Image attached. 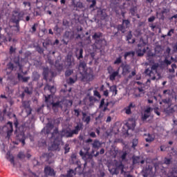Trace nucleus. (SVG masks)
Returning <instances> with one entry per match:
<instances>
[{
	"mask_svg": "<svg viewBox=\"0 0 177 177\" xmlns=\"http://www.w3.org/2000/svg\"><path fill=\"white\" fill-rule=\"evenodd\" d=\"M171 162V160L170 158H165V164L166 165H169Z\"/></svg>",
	"mask_w": 177,
	"mask_h": 177,
	"instance_id": "de8ad7c7",
	"label": "nucleus"
},
{
	"mask_svg": "<svg viewBox=\"0 0 177 177\" xmlns=\"http://www.w3.org/2000/svg\"><path fill=\"white\" fill-rule=\"evenodd\" d=\"M74 175H75L74 170L70 169L67 173L66 177H73Z\"/></svg>",
	"mask_w": 177,
	"mask_h": 177,
	"instance_id": "72a5a7b5",
	"label": "nucleus"
},
{
	"mask_svg": "<svg viewBox=\"0 0 177 177\" xmlns=\"http://www.w3.org/2000/svg\"><path fill=\"white\" fill-rule=\"evenodd\" d=\"M127 156V153L126 151L124 152L123 154L121 156V158L122 161H124V160H126Z\"/></svg>",
	"mask_w": 177,
	"mask_h": 177,
	"instance_id": "13d9d810",
	"label": "nucleus"
},
{
	"mask_svg": "<svg viewBox=\"0 0 177 177\" xmlns=\"http://www.w3.org/2000/svg\"><path fill=\"white\" fill-rule=\"evenodd\" d=\"M77 80V75H75L74 78L69 77V79L67 80V82L68 84H73L75 83V82Z\"/></svg>",
	"mask_w": 177,
	"mask_h": 177,
	"instance_id": "bb28decb",
	"label": "nucleus"
},
{
	"mask_svg": "<svg viewBox=\"0 0 177 177\" xmlns=\"http://www.w3.org/2000/svg\"><path fill=\"white\" fill-rule=\"evenodd\" d=\"M24 92L28 93V95L32 94V91L29 90V88L28 87H26L24 90Z\"/></svg>",
	"mask_w": 177,
	"mask_h": 177,
	"instance_id": "e2e57ef3",
	"label": "nucleus"
},
{
	"mask_svg": "<svg viewBox=\"0 0 177 177\" xmlns=\"http://www.w3.org/2000/svg\"><path fill=\"white\" fill-rule=\"evenodd\" d=\"M93 93H94V95H95V96H97V97H98L99 98L101 97V95H100V93H99L97 91L95 90V91H93Z\"/></svg>",
	"mask_w": 177,
	"mask_h": 177,
	"instance_id": "680f3d73",
	"label": "nucleus"
},
{
	"mask_svg": "<svg viewBox=\"0 0 177 177\" xmlns=\"http://www.w3.org/2000/svg\"><path fill=\"white\" fill-rule=\"evenodd\" d=\"M108 73L111 75V73H113V68L111 66H109L107 68Z\"/></svg>",
	"mask_w": 177,
	"mask_h": 177,
	"instance_id": "864d4df0",
	"label": "nucleus"
},
{
	"mask_svg": "<svg viewBox=\"0 0 177 177\" xmlns=\"http://www.w3.org/2000/svg\"><path fill=\"white\" fill-rule=\"evenodd\" d=\"M22 106L26 109L30 107V104L28 101H23Z\"/></svg>",
	"mask_w": 177,
	"mask_h": 177,
	"instance_id": "a19ab883",
	"label": "nucleus"
},
{
	"mask_svg": "<svg viewBox=\"0 0 177 177\" xmlns=\"http://www.w3.org/2000/svg\"><path fill=\"white\" fill-rule=\"evenodd\" d=\"M8 126H9L10 127V130H8L7 131V135H8V137L10 138L11 133H12V131H13V129H12V123L10 122H8V124H7Z\"/></svg>",
	"mask_w": 177,
	"mask_h": 177,
	"instance_id": "5701e85b",
	"label": "nucleus"
},
{
	"mask_svg": "<svg viewBox=\"0 0 177 177\" xmlns=\"http://www.w3.org/2000/svg\"><path fill=\"white\" fill-rule=\"evenodd\" d=\"M124 165L121 160H115L109 166V171L111 175H119L120 172L121 174L124 172Z\"/></svg>",
	"mask_w": 177,
	"mask_h": 177,
	"instance_id": "f03ea898",
	"label": "nucleus"
},
{
	"mask_svg": "<svg viewBox=\"0 0 177 177\" xmlns=\"http://www.w3.org/2000/svg\"><path fill=\"white\" fill-rule=\"evenodd\" d=\"M82 120L84 122H86L87 124H88L91 121V117L90 116H87L86 118L85 117V118H84V120Z\"/></svg>",
	"mask_w": 177,
	"mask_h": 177,
	"instance_id": "09e8293b",
	"label": "nucleus"
},
{
	"mask_svg": "<svg viewBox=\"0 0 177 177\" xmlns=\"http://www.w3.org/2000/svg\"><path fill=\"white\" fill-rule=\"evenodd\" d=\"M133 165H136V164H139L140 162V156H133Z\"/></svg>",
	"mask_w": 177,
	"mask_h": 177,
	"instance_id": "a878e982",
	"label": "nucleus"
},
{
	"mask_svg": "<svg viewBox=\"0 0 177 177\" xmlns=\"http://www.w3.org/2000/svg\"><path fill=\"white\" fill-rule=\"evenodd\" d=\"M121 67L122 68V73L123 74H127L129 73V70L131 68L129 65H128V64L124 65V64H122L121 65Z\"/></svg>",
	"mask_w": 177,
	"mask_h": 177,
	"instance_id": "f3484780",
	"label": "nucleus"
},
{
	"mask_svg": "<svg viewBox=\"0 0 177 177\" xmlns=\"http://www.w3.org/2000/svg\"><path fill=\"white\" fill-rule=\"evenodd\" d=\"M145 74L148 75L149 77H151L152 75L153 74L152 71H150L149 68L146 69L145 71ZM156 76H153L152 77H151V80H156Z\"/></svg>",
	"mask_w": 177,
	"mask_h": 177,
	"instance_id": "b1692460",
	"label": "nucleus"
},
{
	"mask_svg": "<svg viewBox=\"0 0 177 177\" xmlns=\"http://www.w3.org/2000/svg\"><path fill=\"white\" fill-rule=\"evenodd\" d=\"M149 49L147 43L145 41L142 37L140 38L139 44L138 45L137 54L138 57H142L146 53L147 50Z\"/></svg>",
	"mask_w": 177,
	"mask_h": 177,
	"instance_id": "20e7f679",
	"label": "nucleus"
},
{
	"mask_svg": "<svg viewBox=\"0 0 177 177\" xmlns=\"http://www.w3.org/2000/svg\"><path fill=\"white\" fill-rule=\"evenodd\" d=\"M66 62H67V66L69 68H71L73 64H74V62L72 60L71 57H69V56H68L67 57Z\"/></svg>",
	"mask_w": 177,
	"mask_h": 177,
	"instance_id": "cd10ccee",
	"label": "nucleus"
},
{
	"mask_svg": "<svg viewBox=\"0 0 177 177\" xmlns=\"http://www.w3.org/2000/svg\"><path fill=\"white\" fill-rule=\"evenodd\" d=\"M145 136H147L145 140L146 142H147L148 143H151V142H153V140H155V136L153 134H145Z\"/></svg>",
	"mask_w": 177,
	"mask_h": 177,
	"instance_id": "dca6fc26",
	"label": "nucleus"
},
{
	"mask_svg": "<svg viewBox=\"0 0 177 177\" xmlns=\"http://www.w3.org/2000/svg\"><path fill=\"white\" fill-rule=\"evenodd\" d=\"M25 109L26 111L27 115H29L32 112V109H31L30 106H29L28 108H26Z\"/></svg>",
	"mask_w": 177,
	"mask_h": 177,
	"instance_id": "bf43d9fd",
	"label": "nucleus"
},
{
	"mask_svg": "<svg viewBox=\"0 0 177 177\" xmlns=\"http://www.w3.org/2000/svg\"><path fill=\"white\" fill-rule=\"evenodd\" d=\"M0 39H2V41H1V42L6 43V42L8 41L7 38H6L4 35H0Z\"/></svg>",
	"mask_w": 177,
	"mask_h": 177,
	"instance_id": "3c124183",
	"label": "nucleus"
},
{
	"mask_svg": "<svg viewBox=\"0 0 177 177\" xmlns=\"http://www.w3.org/2000/svg\"><path fill=\"white\" fill-rule=\"evenodd\" d=\"M36 50L40 54L44 53V49L41 47L39 46H37Z\"/></svg>",
	"mask_w": 177,
	"mask_h": 177,
	"instance_id": "8fccbe9b",
	"label": "nucleus"
},
{
	"mask_svg": "<svg viewBox=\"0 0 177 177\" xmlns=\"http://www.w3.org/2000/svg\"><path fill=\"white\" fill-rule=\"evenodd\" d=\"M119 70L118 68L116 71L113 72L110 75H109V79L111 81H114L115 80V77L118 76L119 75Z\"/></svg>",
	"mask_w": 177,
	"mask_h": 177,
	"instance_id": "a211bd4d",
	"label": "nucleus"
},
{
	"mask_svg": "<svg viewBox=\"0 0 177 177\" xmlns=\"http://www.w3.org/2000/svg\"><path fill=\"white\" fill-rule=\"evenodd\" d=\"M130 12L131 13L132 15H135V13H136V9L135 8H132L131 10H130Z\"/></svg>",
	"mask_w": 177,
	"mask_h": 177,
	"instance_id": "338daca9",
	"label": "nucleus"
},
{
	"mask_svg": "<svg viewBox=\"0 0 177 177\" xmlns=\"http://www.w3.org/2000/svg\"><path fill=\"white\" fill-rule=\"evenodd\" d=\"M105 149L104 148L101 149L100 151H97L95 154H94V157H97L99 154H104Z\"/></svg>",
	"mask_w": 177,
	"mask_h": 177,
	"instance_id": "e433bc0d",
	"label": "nucleus"
},
{
	"mask_svg": "<svg viewBox=\"0 0 177 177\" xmlns=\"http://www.w3.org/2000/svg\"><path fill=\"white\" fill-rule=\"evenodd\" d=\"M16 51V48H13L12 46H10V54L12 55V53H15Z\"/></svg>",
	"mask_w": 177,
	"mask_h": 177,
	"instance_id": "4d7b16f0",
	"label": "nucleus"
},
{
	"mask_svg": "<svg viewBox=\"0 0 177 177\" xmlns=\"http://www.w3.org/2000/svg\"><path fill=\"white\" fill-rule=\"evenodd\" d=\"M173 48H174V51L175 53L177 52V42L175 44V45L173 46Z\"/></svg>",
	"mask_w": 177,
	"mask_h": 177,
	"instance_id": "774afa93",
	"label": "nucleus"
},
{
	"mask_svg": "<svg viewBox=\"0 0 177 177\" xmlns=\"http://www.w3.org/2000/svg\"><path fill=\"white\" fill-rule=\"evenodd\" d=\"M53 129L48 128L46 126L45 128H44L41 130V133H44V135H49V133H50L51 131Z\"/></svg>",
	"mask_w": 177,
	"mask_h": 177,
	"instance_id": "4be33fe9",
	"label": "nucleus"
},
{
	"mask_svg": "<svg viewBox=\"0 0 177 177\" xmlns=\"http://www.w3.org/2000/svg\"><path fill=\"white\" fill-rule=\"evenodd\" d=\"M55 67L59 71H61L63 70L64 66L62 63H59V61H56L55 62Z\"/></svg>",
	"mask_w": 177,
	"mask_h": 177,
	"instance_id": "393cba45",
	"label": "nucleus"
},
{
	"mask_svg": "<svg viewBox=\"0 0 177 177\" xmlns=\"http://www.w3.org/2000/svg\"><path fill=\"white\" fill-rule=\"evenodd\" d=\"M73 130L71 129H64L62 131L61 135L59 133L58 138L61 140L62 138H73L74 136Z\"/></svg>",
	"mask_w": 177,
	"mask_h": 177,
	"instance_id": "1a4fd4ad",
	"label": "nucleus"
},
{
	"mask_svg": "<svg viewBox=\"0 0 177 177\" xmlns=\"http://www.w3.org/2000/svg\"><path fill=\"white\" fill-rule=\"evenodd\" d=\"M71 103V105L73 104V102L71 100H62L61 101H57V102H52V109L56 112L58 111V108L60 107L61 109L63 108V104H68Z\"/></svg>",
	"mask_w": 177,
	"mask_h": 177,
	"instance_id": "423d86ee",
	"label": "nucleus"
},
{
	"mask_svg": "<svg viewBox=\"0 0 177 177\" xmlns=\"http://www.w3.org/2000/svg\"><path fill=\"white\" fill-rule=\"evenodd\" d=\"M86 64L84 62H81L80 64V68H82L83 73H84V71H86Z\"/></svg>",
	"mask_w": 177,
	"mask_h": 177,
	"instance_id": "4c0bfd02",
	"label": "nucleus"
},
{
	"mask_svg": "<svg viewBox=\"0 0 177 177\" xmlns=\"http://www.w3.org/2000/svg\"><path fill=\"white\" fill-rule=\"evenodd\" d=\"M46 127L50 128L51 129H53L54 124L52 123V122H48V123L46 126Z\"/></svg>",
	"mask_w": 177,
	"mask_h": 177,
	"instance_id": "603ef678",
	"label": "nucleus"
},
{
	"mask_svg": "<svg viewBox=\"0 0 177 177\" xmlns=\"http://www.w3.org/2000/svg\"><path fill=\"white\" fill-rule=\"evenodd\" d=\"M95 5H96V1L95 0H93L92 1V4L90 6V8H94Z\"/></svg>",
	"mask_w": 177,
	"mask_h": 177,
	"instance_id": "0e129e2a",
	"label": "nucleus"
},
{
	"mask_svg": "<svg viewBox=\"0 0 177 177\" xmlns=\"http://www.w3.org/2000/svg\"><path fill=\"white\" fill-rule=\"evenodd\" d=\"M6 158L11 162V164H13L15 165V159L12 154H10V152H7L6 153Z\"/></svg>",
	"mask_w": 177,
	"mask_h": 177,
	"instance_id": "6ab92c4d",
	"label": "nucleus"
},
{
	"mask_svg": "<svg viewBox=\"0 0 177 177\" xmlns=\"http://www.w3.org/2000/svg\"><path fill=\"white\" fill-rule=\"evenodd\" d=\"M40 77L39 74L37 71L32 73V78L34 81H37Z\"/></svg>",
	"mask_w": 177,
	"mask_h": 177,
	"instance_id": "c85d7f7f",
	"label": "nucleus"
},
{
	"mask_svg": "<svg viewBox=\"0 0 177 177\" xmlns=\"http://www.w3.org/2000/svg\"><path fill=\"white\" fill-rule=\"evenodd\" d=\"M158 66H159V64H153V65L151 66V70L156 71L157 68H158Z\"/></svg>",
	"mask_w": 177,
	"mask_h": 177,
	"instance_id": "5fc2aeb1",
	"label": "nucleus"
},
{
	"mask_svg": "<svg viewBox=\"0 0 177 177\" xmlns=\"http://www.w3.org/2000/svg\"><path fill=\"white\" fill-rule=\"evenodd\" d=\"M59 131L57 129H55L53 132L52 133V139H55L54 143L52 144L51 147H50L49 150L51 151H56L57 150H59V144L56 143L57 140V142H59L60 138H58L59 136Z\"/></svg>",
	"mask_w": 177,
	"mask_h": 177,
	"instance_id": "7ed1b4c3",
	"label": "nucleus"
},
{
	"mask_svg": "<svg viewBox=\"0 0 177 177\" xmlns=\"http://www.w3.org/2000/svg\"><path fill=\"white\" fill-rule=\"evenodd\" d=\"M82 58H83V49L82 48H81L80 50V56L78 57L79 59H80Z\"/></svg>",
	"mask_w": 177,
	"mask_h": 177,
	"instance_id": "052dcab7",
	"label": "nucleus"
},
{
	"mask_svg": "<svg viewBox=\"0 0 177 177\" xmlns=\"http://www.w3.org/2000/svg\"><path fill=\"white\" fill-rule=\"evenodd\" d=\"M15 15L12 16V21L19 26V21L22 19L24 13L23 12H18L17 10L13 12Z\"/></svg>",
	"mask_w": 177,
	"mask_h": 177,
	"instance_id": "6e6552de",
	"label": "nucleus"
},
{
	"mask_svg": "<svg viewBox=\"0 0 177 177\" xmlns=\"http://www.w3.org/2000/svg\"><path fill=\"white\" fill-rule=\"evenodd\" d=\"M125 127H127L128 129L133 131V129H135L136 123L133 120H129L125 124Z\"/></svg>",
	"mask_w": 177,
	"mask_h": 177,
	"instance_id": "4468645a",
	"label": "nucleus"
},
{
	"mask_svg": "<svg viewBox=\"0 0 177 177\" xmlns=\"http://www.w3.org/2000/svg\"><path fill=\"white\" fill-rule=\"evenodd\" d=\"M130 24V21L127 19L122 20V24H119L117 26V29L118 32H122V33H124L126 32L127 28L129 27V25Z\"/></svg>",
	"mask_w": 177,
	"mask_h": 177,
	"instance_id": "0eeeda50",
	"label": "nucleus"
},
{
	"mask_svg": "<svg viewBox=\"0 0 177 177\" xmlns=\"http://www.w3.org/2000/svg\"><path fill=\"white\" fill-rule=\"evenodd\" d=\"M130 55H132V56H134L135 55V53L133 51H130V52H127L124 53V59H127V58L130 56Z\"/></svg>",
	"mask_w": 177,
	"mask_h": 177,
	"instance_id": "2f4dec72",
	"label": "nucleus"
},
{
	"mask_svg": "<svg viewBox=\"0 0 177 177\" xmlns=\"http://www.w3.org/2000/svg\"><path fill=\"white\" fill-rule=\"evenodd\" d=\"M138 140L135 138L133 140V145H132V148L135 149V147H136V146H138Z\"/></svg>",
	"mask_w": 177,
	"mask_h": 177,
	"instance_id": "37998d69",
	"label": "nucleus"
},
{
	"mask_svg": "<svg viewBox=\"0 0 177 177\" xmlns=\"http://www.w3.org/2000/svg\"><path fill=\"white\" fill-rule=\"evenodd\" d=\"M169 106L165 109V111H166V113H173L175 110L174 109V107H171V105H168Z\"/></svg>",
	"mask_w": 177,
	"mask_h": 177,
	"instance_id": "c756f323",
	"label": "nucleus"
},
{
	"mask_svg": "<svg viewBox=\"0 0 177 177\" xmlns=\"http://www.w3.org/2000/svg\"><path fill=\"white\" fill-rule=\"evenodd\" d=\"M162 102L163 103H165V104H168V106H169H169L171 105V100L170 98H169V99H163V100H162Z\"/></svg>",
	"mask_w": 177,
	"mask_h": 177,
	"instance_id": "c9c22d12",
	"label": "nucleus"
},
{
	"mask_svg": "<svg viewBox=\"0 0 177 177\" xmlns=\"http://www.w3.org/2000/svg\"><path fill=\"white\" fill-rule=\"evenodd\" d=\"M102 142H101L99 140L95 139L93 140V142L91 143L92 151L91 153H89L90 147H84L80 151V155L84 160H93V157H94V154L100 147H102Z\"/></svg>",
	"mask_w": 177,
	"mask_h": 177,
	"instance_id": "f257e3e1",
	"label": "nucleus"
},
{
	"mask_svg": "<svg viewBox=\"0 0 177 177\" xmlns=\"http://www.w3.org/2000/svg\"><path fill=\"white\" fill-rule=\"evenodd\" d=\"M135 107H136V104H133L132 102H131L128 106L124 108L125 113L127 115L131 114V109Z\"/></svg>",
	"mask_w": 177,
	"mask_h": 177,
	"instance_id": "2eb2a0df",
	"label": "nucleus"
},
{
	"mask_svg": "<svg viewBox=\"0 0 177 177\" xmlns=\"http://www.w3.org/2000/svg\"><path fill=\"white\" fill-rule=\"evenodd\" d=\"M45 88H48L52 93H55V89L54 86H50V85L47 84L46 86L45 87Z\"/></svg>",
	"mask_w": 177,
	"mask_h": 177,
	"instance_id": "7c9ffc66",
	"label": "nucleus"
},
{
	"mask_svg": "<svg viewBox=\"0 0 177 177\" xmlns=\"http://www.w3.org/2000/svg\"><path fill=\"white\" fill-rule=\"evenodd\" d=\"M16 140L17 142H19L20 143L22 144V146H24V145H26L25 140H26V136L24 133H21L19 134H18L16 136Z\"/></svg>",
	"mask_w": 177,
	"mask_h": 177,
	"instance_id": "f8f14e48",
	"label": "nucleus"
},
{
	"mask_svg": "<svg viewBox=\"0 0 177 177\" xmlns=\"http://www.w3.org/2000/svg\"><path fill=\"white\" fill-rule=\"evenodd\" d=\"M44 173L46 176H55L54 169H52L50 166H46L44 168Z\"/></svg>",
	"mask_w": 177,
	"mask_h": 177,
	"instance_id": "9b49d317",
	"label": "nucleus"
},
{
	"mask_svg": "<svg viewBox=\"0 0 177 177\" xmlns=\"http://www.w3.org/2000/svg\"><path fill=\"white\" fill-rule=\"evenodd\" d=\"M153 111L151 107H147L146 110H145V113L142 115L141 120L145 122L149 118L151 115V112Z\"/></svg>",
	"mask_w": 177,
	"mask_h": 177,
	"instance_id": "9d476101",
	"label": "nucleus"
},
{
	"mask_svg": "<svg viewBox=\"0 0 177 177\" xmlns=\"http://www.w3.org/2000/svg\"><path fill=\"white\" fill-rule=\"evenodd\" d=\"M110 91L115 93V95L118 93V90L116 86H112L110 87Z\"/></svg>",
	"mask_w": 177,
	"mask_h": 177,
	"instance_id": "ea45409f",
	"label": "nucleus"
},
{
	"mask_svg": "<svg viewBox=\"0 0 177 177\" xmlns=\"http://www.w3.org/2000/svg\"><path fill=\"white\" fill-rule=\"evenodd\" d=\"M29 79H30L29 77H22V80H23L24 82H27Z\"/></svg>",
	"mask_w": 177,
	"mask_h": 177,
	"instance_id": "69168bd1",
	"label": "nucleus"
},
{
	"mask_svg": "<svg viewBox=\"0 0 177 177\" xmlns=\"http://www.w3.org/2000/svg\"><path fill=\"white\" fill-rule=\"evenodd\" d=\"M122 56H119V57H118L114 62V64L119 65L120 64H121L122 62Z\"/></svg>",
	"mask_w": 177,
	"mask_h": 177,
	"instance_id": "473e14b6",
	"label": "nucleus"
},
{
	"mask_svg": "<svg viewBox=\"0 0 177 177\" xmlns=\"http://www.w3.org/2000/svg\"><path fill=\"white\" fill-rule=\"evenodd\" d=\"M70 147H69V145L68 144H66L65 147H64V150H65V154H67V153H69L70 151Z\"/></svg>",
	"mask_w": 177,
	"mask_h": 177,
	"instance_id": "49530a36",
	"label": "nucleus"
},
{
	"mask_svg": "<svg viewBox=\"0 0 177 177\" xmlns=\"http://www.w3.org/2000/svg\"><path fill=\"white\" fill-rule=\"evenodd\" d=\"M102 36V33L99 32V33H95L94 35L93 36V39L96 40L97 39L100 38Z\"/></svg>",
	"mask_w": 177,
	"mask_h": 177,
	"instance_id": "f704fd0d",
	"label": "nucleus"
},
{
	"mask_svg": "<svg viewBox=\"0 0 177 177\" xmlns=\"http://www.w3.org/2000/svg\"><path fill=\"white\" fill-rule=\"evenodd\" d=\"M82 112V110L80 109H74V115L76 116V117H79L80 116V113Z\"/></svg>",
	"mask_w": 177,
	"mask_h": 177,
	"instance_id": "58836bf2",
	"label": "nucleus"
},
{
	"mask_svg": "<svg viewBox=\"0 0 177 177\" xmlns=\"http://www.w3.org/2000/svg\"><path fill=\"white\" fill-rule=\"evenodd\" d=\"M38 24H35L32 27V33H34L35 32H36L37 28L36 26H37Z\"/></svg>",
	"mask_w": 177,
	"mask_h": 177,
	"instance_id": "6e6d98bb",
	"label": "nucleus"
},
{
	"mask_svg": "<svg viewBox=\"0 0 177 177\" xmlns=\"http://www.w3.org/2000/svg\"><path fill=\"white\" fill-rule=\"evenodd\" d=\"M83 129V124L81 122L77 124V126L75 127V129L72 130L74 135H78L80 131Z\"/></svg>",
	"mask_w": 177,
	"mask_h": 177,
	"instance_id": "ddd939ff",
	"label": "nucleus"
},
{
	"mask_svg": "<svg viewBox=\"0 0 177 177\" xmlns=\"http://www.w3.org/2000/svg\"><path fill=\"white\" fill-rule=\"evenodd\" d=\"M18 158L20 160H24V158L26 157V155L24 153V152L20 151L17 155Z\"/></svg>",
	"mask_w": 177,
	"mask_h": 177,
	"instance_id": "79ce46f5",
	"label": "nucleus"
},
{
	"mask_svg": "<svg viewBox=\"0 0 177 177\" xmlns=\"http://www.w3.org/2000/svg\"><path fill=\"white\" fill-rule=\"evenodd\" d=\"M132 39V34H131V32L130 31L129 34L127 35V41H128L129 44H134L136 42V39H133L132 41H130V39Z\"/></svg>",
	"mask_w": 177,
	"mask_h": 177,
	"instance_id": "412c9836",
	"label": "nucleus"
},
{
	"mask_svg": "<svg viewBox=\"0 0 177 177\" xmlns=\"http://www.w3.org/2000/svg\"><path fill=\"white\" fill-rule=\"evenodd\" d=\"M73 73V70H71V69L66 70V71L65 72V76L69 77Z\"/></svg>",
	"mask_w": 177,
	"mask_h": 177,
	"instance_id": "c03bdc74",
	"label": "nucleus"
},
{
	"mask_svg": "<svg viewBox=\"0 0 177 177\" xmlns=\"http://www.w3.org/2000/svg\"><path fill=\"white\" fill-rule=\"evenodd\" d=\"M48 74H49V68L48 67L44 68V69H43V75H44V79L45 80H48Z\"/></svg>",
	"mask_w": 177,
	"mask_h": 177,
	"instance_id": "aec40b11",
	"label": "nucleus"
},
{
	"mask_svg": "<svg viewBox=\"0 0 177 177\" xmlns=\"http://www.w3.org/2000/svg\"><path fill=\"white\" fill-rule=\"evenodd\" d=\"M7 69L10 70V72L14 70V65L12 63H9L7 65Z\"/></svg>",
	"mask_w": 177,
	"mask_h": 177,
	"instance_id": "a18cd8bd",
	"label": "nucleus"
},
{
	"mask_svg": "<svg viewBox=\"0 0 177 177\" xmlns=\"http://www.w3.org/2000/svg\"><path fill=\"white\" fill-rule=\"evenodd\" d=\"M82 76V80L87 82H91L94 79L93 71L91 68H86L84 73H80Z\"/></svg>",
	"mask_w": 177,
	"mask_h": 177,
	"instance_id": "39448f33",
	"label": "nucleus"
}]
</instances>
